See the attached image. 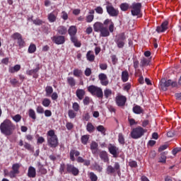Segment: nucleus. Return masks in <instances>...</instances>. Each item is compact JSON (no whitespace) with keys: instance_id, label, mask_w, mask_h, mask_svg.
Segmentation results:
<instances>
[{"instance_id":"1","label":"nucleus","mask_w":181,"mask_h":181,"mask_svg":"<svg viewBox=\"0 0 181 181\" xmlns=\"http://www.w3.org/2000/svg\"><path fill=\"white\" fill-rule=\"evenodd\" d=\"M16 129V127L11 120L5 119L1 124H0V131L3 135L6 136H10L13 134V131Z\"/></svg>"},{"instance_id":"2","label":"nucleus","mask_w":181,"mask_h":181,"mask_svg":"<svg viewBox=\"0 0 181 181\" xmlns=\"http://www.w3.org/2000/svg\"><path fill=\"white\" fill-rule=\"evenodd\" d=\"M93 30L95 32H98L100 33V37H108L110 36V28L108 29L107 26L104 25L103 23L96 22L93 25Z\"/></svg>"},{"instance_id":"3","label":"nucleus","mask_w":181,"mask_h":181,"mask_svg":"<svg viewBox=\"0 0 181 181\" xmlns=\"http://www.w3.org/2000/svg\"><path fill=\"white\" fill-rule=\"evenodd\" d=\"M47 144L50 148H57L59 146V139L54 134V130H49L47 133Z\"/></svg>"},{"instance_id":"4","label":"nucleus","mask_w":181,"mask_h":181,"mask_svg":"<svg viewBox=\"0 0 181 181\" xmlns=\"http://www.w3.org/2000/svg\"><path fill=\"white\" fill-rule=\"evenodd\" d=\"M88 91L92 95L98 97V98H103L104 97V93L103 92V89L98 86L90 85L88 87Z\"/></svg>"},{"instance_id":"5","label":"nucleus","mask_w":181,"mask_h":181,"mask_svg":"<svg viewBox=\"0 0 181 181\" xmlns=\"http://www.w3.org/2000/svg\"><path fill=\"white\" fill-rule=\"evenodd\" d=\"M146 132V129L141 127H137L133 129L132 131L131 132V138H132L133 139H139V138H142V136L145 135Z\"/></svg>"},{"instance_id":"6","label":"nucleus","mask_w":181,"mask_h":181,"mask_svg":"<svg viewBox=\"0 0 181 181\" xmlns=\"http://www.w3.org/2000/svg\"><path fill=\"white\" fill-rule=\"evenodd\" d=\"M126 40H127V37H125V33H122L115 37V42L117 46L118 49H124V47L125 46Z\"/></svg>"},{"instance_id":"7","label":"nucleus","mask_w":181,"mask_h":181,"mask_svg":"<svg viewBox=\"0 0 181 181\" xmlns=\"http://www.w3.org/2000/svg\"><path fill=\"white\" fill-rule=\"evenodd\" d=\"M176 87L177 86V83L175 81H172V80L168 79L166 80L165 78L161 79L160 81V88L163 91H166L168 90V87Z\"/></svg>"},{"instance_id":"8","label":"nucleus","mask_w":181,"mask_h":181,"mask_svg":"<svg viewBox=\"0 0 181 181\" xmlns=\"http://www.w3.org/2000/svg\"><path fill=\"white\" fill-rule=\"evenodd\" d=\"M106 172L107 175H112V173H115V172H117V175H120L121 166L119 165V163H115L114 167H112V165H107Z\"/></svg>"},{"instance_id":"9","label":"nucleus","mask_w":181,"mask_h":181,"mask_svg":"<svg viewBox=\"0 0 181 181\" xmlns=\"http://www.w3.org/2000/svg\"><path fill=\"white\" fill-rule=\"evenodd\" d=\"M130 8H132L131 13L132 16H138L141 13L142 4L134 2L131 5Z\"/></svg>"},{"instance_id":"10","label":"nucleus","mask_w":181,"mask_h":181,"mask_svg":"<svg viewBox=\"0 0 181 181\" xmlns=\"http://www.w3.org/2000/svg\"><path fill=\"white\" fill-rule=\"evenodd\" d=\"M108 151L112 155L113 158H118V155H119V148L117 147V146L112 144H109Z\"/></svg>"},{"instance_id":"11","label":"nucleus","mask_w":181,"mask_h":181,"mask_svg":"<svg viewBox=\"0 0 181 181\" xmlns=\"http://www.w3.org/2000/svg\"><path fill=\"white\" fill-rule=\"evenodd\" d=\"M106 11L110 16L115 18L119 15V11L117 8H114L112 5H107L106 6Z\"/></svg>"},{"instance_id":"12","label":"nucleus","mask_w":181,"mask_h":181,"mask_svg":"<svg viewBox=\"0 0 181 181\" xmlns=\"http://www.w3.org/2000/svg\"><path fill=\"white\" fill-rule=\"evenodd\" d=\"M19 168H21V164L18 163L12 165V170L9 173V176L11 179L16 177V175H19Z\"/></svg>"},{"instance_id":"13","label":"nucleus","mask_w":181,"mask_h":181,"mask_svg":"<svg viewBox=\"0 0 181 181\" xmlns=\"http://www.w3.org/2000/svg\"><path fill=\"white\" fill-rule=\"evenodd\" d=\"M66 173H71L74 176H77L78 175V173H80V171L78 170V168L74 166V165L66 164Z\"/></svg>"},{"instance_id":"14","label":"nucleus","mask_w":181,"mask_h":181,"mask_svg":"<svg viewBox=\"0 0 181 181\" xmlns=\"http://www.w3.org/2000/svg\"><path fill=\"white\" fill-rule=\"evenodd\" d=\"M51 40L55 45H64L66 37L63 35H54L51 37Z\"/></svg>"},{"instance_id":"15","label":"nucleus","mask_w":181,"mask_h":181,"mask_svg":"<svg viewBox=\"0 0 181 181\" xmlns=\"http://www.w3.org/2000/svg\"><path fill=\"white\" fill-rule=\"evenodd\" d=\"M39 70H40V66L39 64H37L35 69L26 71V74H28V76H33L34 78H37V77H39L37 74Z\"/></svg>"},{"instance_id":"16","label":"nucleus","mask_w":181,"mask_h":181,"mask_svg":"<svg viewBox=\"0 0 181 181\" xmlns=\"http://www.w3.org/2000/svg\"><path fill=\"white\" fill-rule=\"evenodd\" d=\"M127 103V97L124 95H119L116 97V104L118 107H125Z\"/></svg>"},{"instance_id":"17","label":"nucleus","mask_w":181,"mask_h":181,"mask_svg":"<svg viewBox=\"0 0 181 181\" xmlns=\"http://www.w3.org/2000/svg\"><path fill=\"white\" fill-rule=\"evenodd\" d=\"M168 21H164L160 26H158L156 28V32H158V33H162L163 32H165V30H168Z\"/></svg>"},{"instance_id":"18","label":"nucleus","mask_w":181,"mask_h":181,"mask_svg":"<svg viewBox=\"0 0 181 181\" xmlns=\"http://www.w3.org/2000/svg\"><path fill=\"white\" fill-rule=\"evenodd\" d=\"M103 25V26H107V25H110L109 30H110V33H112L114 32V23L112 22V20L107 18L104 21Z\"/></svg>"},{"instance_id":"19","label":"nucleus","mask_w":181,"mask_h":181,"mask_svg":"<svg viewBox=\"0 0 181 181\" xmlns=\"http://www.w3.org/2000/svg\"><path fill=\"white\" fill-rule=\"evenodd\" d=\"M27 175L31 178L36 177V168H35L33 166H30L28 168Z\"/></svg>"},{"instance_id":"20","label":"nucleus","mask_w":181,"mask_h":181,"mask_svg":"<svg viewBox=\"0 0 181 181\" xmlns=\"http://www.w3.org/2000/svg\"><path fill=\"white\" fill-rule=\"evenodd\" d=\"M75 156H80V151H77V150H74L72 149L70 151V159L71 160H72V162H74V160H76V158Z\"/></svg>"},{"instance_id":"21","label":"nucleus","mask_w":181,"mask_h":181,"mask_svg":"<svg viewBox=\"0 0 181 181\" xmlns=\"http://www.w3.org/2000/svg\"><path fill=\"white\" fill-rule=\"evenodd\" d=\"M76 94L78 100H83V98H84V95H86V91L84 89H77Z\"/></svg>"},{"instance_id":"22","label":"nucleus","mask_w":181,"mask_h":181,"mask_svg":"<svg viewBox=\"0 0 181 181\" xmlns=\"http://www.w3.org/2000/svg\"><path fill=\"white\" fill-rule=\"evenodd\" d=\"M57 18V13L54 11L48 14V21L50 23H53V22H56V19Z\"/></svg>"},{"instance_id":"23","label":"nucleus","mask_w":181,"mask_h":181,"mask_svg":"<svg viewBox=\"0 0 181 181\" xmlns=\"http://www.w3.org/2000/svg\"><path fill=\"white\" fill-rule=\"evenodd\" d=\"M37 168H38V172L41 173V175H46L47 173V170L43 167V164H42L40 162H37Z\"/></svg>"},{"instance_id":"24","label":"nucleus","mask_w":181,"mask_h":181,"mask_svg":"<svg viewBox=\"0 0 181 181\" xmlns=\"http://www.w3.org/2000/svg\"><path fill=\"white\" fill-rule=\"evenodd\" d=\"M99 156L100 159L103 160V162L105 163L108 162L109 158H108V153H107V151H101L99 154Z\"/></svg>"},{"instance_id":"25","label":"nucleus","mask_w":181,"mask_h":181,"mask_svg":"<svg viewBox=\"0 0 181 181\" xmlns=\"http://www.w3.org/2000/svg\"><path fill=\"white\" fill-rule=\"evenodd\" d=\"M90 150L92 151V153H97L98 151V144H97L95 141H92L90 144Z\"/></svg>"},{"instance_id":"26","label":"nucleus","mask_w":181,"mask_h":181,"mask_svg":"<svg viewBox=\"0 0 181 181\" xmlns=\"http://www.w3.org/2000/svg\"><path fill=\"white\" fill-rule=\"evenodd\" d=\"M57 31L59 35H66V33H67V28H66L64 25H59L57 28Z\"/></svg>"},{"instance_id":"27","label":"nucleus","mask_w":181,"mask_h":181,"mask_svg":"<svg viewBox=\"0 0 181 181\" xmlns=\"http://www.w3.org/2000/svg\"><path fill=\"white\" fill-rule=\"evenodd\" d=\"M67 84L70 86V87L73 88L76 86V79H74L71 76H69L66 78Z\"/></svg>"},{"instance_id":"28","label":"nucleus","mask_w":181,"mask_h":181,"mask_svg":"<svg viewBox=\"0 0 181 181\" xmlns=\"http://www.w3.org/2000/svg\"><path fill=\"white\" fill-rule=\"evenodd\" d=\"M129 78V74H128L127 71H123L122 72V81L123 83H127Z\"/></svg>"},{"instance_id":"29","label":"nucleus","mask_w":181,"mask_h":181,"mask_svg":"<svg viewBox=\"0 0 181 181\" xmlns=\"http://www.w3.org/2000/svg\"><path fill=\"white\" fill-rule=\"evenodd\" d=\"M68 33L69 36H76V33H77V28H76V26H71L68 30Z\"/></svg>"},{"instance_id":"30","label":"nucleus","mask_w":181,"mask_h":181,"mask_svg":"<svg viewBox=\"0 0 181 181\" xmlns=\"http://www.w3.org/2000/svg\"><path fill=\"white\" fill-rule=\"evenodd\" d=\"M133 112L137 115L142 114V112H144V110L142 109V107H141V106L136 105L133 107Z\"/></svg>"},{"instance_id":"31","label":"nucleus","mask_w":181,"mask_h":181,"mask_svg":"<svg viewBox=\"0 0 181 181\" xmlns=\"http://www.w3.org/2000/svg\"><path fill=\"white\" fill-rule=\"evenodd\" d=\"M21 70V65L16 64L13 67H10L8 69L9 73H16V71H19Z\"/></svg>"},{"instance_id":"32","label":"nucleus","mask_w":181,"mask_h":181,"mask_svg":"<svg viewBox=\"0 0 181 181\" xmlns=\"http://www.w3.org/2000/svg\"><path fill=\"white\" fill-rule=\"evenodd\" d=\"M86 58L88 62H94L95 59V56L94 54H91V51H88L86 54Z\"/></svg>"},{"instance_id":"33","label":"nucleus","mask_w":181,"mask_h":181,"mask_svg":"<svg viewBox=\"0 0 181 181\" xmlns=\"http://www.w3.org/2000/svg\"><path fill=\"white\" fill-rule=\"evenodd\" d=\"M42 104L43 107H47L50 106V104H52V100L49 98H44L42 101Z\"/></svg>"},{"instance_id":"34","label":"nucleus","mask_w":181,"mask_h":181,"mask_svg":"<svg viewBox=\"0 0 181 181\" xmlns=\"http://www.w3.org/2000/svg\"><path fill=\"white\" fill-rule=\"evenodd\" d=\"M151 61L146 58H143L141 60L140 66L141 67H145V66H149V63Z\"/></svg>"},{"instance_id":"35","label":"nucleus","mask_w":181,"mask_h":181,"mask_svg":"<svg viewBox=\"0 0 181 181\" xmlns=\"http://www.w3.org/2000/svg\"><path fill=\"white\" fill-rule=\"evenodd\" d=\"M89 139L90 135H83L81 138V141L83 145H87Z\"/></svg>"},{"instance_id":"36","label":"nucleus","mask_w":181,"mask_h":181,"mask_svg":"<svg viewBox=\"0 0 181 181\" xmlns=\"http://www.w3.org/2000/svg\"><path fill=\"white\" fill-rule=\"evenodd\" d=\"M118 142L120 145H125V138L122 133H119L118 135Z\"/></svg>"},{"instance_id":"37","label":"nucleus","mask_w":181,"mask_h":181,"mask_svg":"<svg viewBox=\"0 0 181 181\" xmlns=\"http://www.w3.org/2000/svg\"><path fill=\"white\" fill-rule=\"evenodd\" d=\"M46 96L50 97L53 93V88L52 86H47L45 88Z\"/></svg>"},{"instance_id":"38","label":"nucleus","mask_w":181,"mask_h":181,"mask_svg":"<svg viewBox=\"0 0 181 181\" xmlns=\"http://www.w3.org/2000/svg\"><path fill=\"white\" fill-rule=\"evenodd\" d=\"M120 9L123 12H126L128 9H129V4L128 3H122L120 4Z\"/></svg>"},{"instance_id":"39","label":"nucleus","mask_w":181,"mask_h":181,"mask_svg":"<svg viewBox=\"0 0 181 181\" xmlns=\"http://www.w3.org/2000/svg\"><path fill=\"white\" fill-rule=\"evenodd\" d=\"M94 129H95L94 125L88 122L86 125V131H88V132H90L91 134L92 132H94Z\"/></svg>"},{"instance_id":"40","label":"nucleus","mask_w":181,"mask_h":181,"mask_svg":"<svg viewBox=\"0 0 181 181\" xmlns=\"http://www.w3.org/2000/svg\"><path fill=\"white\" fill-rule=\"evenodd\" d=\"M34 25H36L37 26H40L41 25H43L44 22L43 21L39 19V18H37L35 20H33L32 18H30Z\"/></svg>"},{"instance_id":"41","label":"nucleus","mask_w":181,"mask_h":181,"mask_svg":"<svg viewBox=\"0 0 181 181\" xmlns=\"http://www.w3.org/2000/svg\"><path fill=\"white\" fill-rule=\"evenodd\" d=\"M28 52L30 54L35 53V52H36V45L30 44L28 47Z\"/></svg>"},{"instance_id":"42","label":"nucleus","mask_w":181,"mask_h":181,"mask_svg":"<svg viewBox=\"0 0 181 181\" xmlns=\"http://www.w3.org/2000/svg\"><path fill=\"white\" fill-rule=\"evenodd\" d=\"M28 115L32 119H36V112L33 109H30L28 110Z\"/></svg>"},{"instance_id":"43","label":"nucleus","mask_w":181,"mask_h":181,"mask_svg":"<svg viewBox=\"0 0 181 181\" xmlns=\"http://www.w3.org/2000/svg\"><path fill=\"white\" fill-rule=\"evenodd\" d=\"M12 39L14 40H19L20 39H22V35L19 33H15L11 35Z\"/></svg>"},{"instance_id":"44","label":"nucleus","mask_w":181,"mask_h":181,"mask_svg":"<svg viewBox=\"0 0 181 181\" xmlns=\"http://www.w3.org/2000/svg\"><path fill=\"white\" fill-rule=\"evenodd\" d=\"M159 162L160 163H166V153L165 152L162 153L160 154V157L159 158Z\"/></svg>"},{"instance_id":"45","label":"nucleus","mask_w":181,"mask_h":181,"mask_svg":"<svg viewBox=\"0 0 181 181\" xmlns=\"http://www.w3.org/2000/svg\"><path fill=\"white\" fill-rule=\"evenodd\" d=\"M96 129L97 131H98V132H100L103 135H105L106 129L104 128V126L99 125L96 127Z\"/></svg>"},{"instance_id":"46","label":"nucleus","mask_w":181,"mask_h":181,"mask_svg":"<svg viewBox=\"0 0 181 181\" xmlns=\"http://www.w3.org/2000/svg\"><path fill=\"white\" fill-rule=\"evenodd\" d=\"M111 94H112V90H111V89L106 88L104 90V95L105 98H108L110 96H111Z\"/></svg>"},{"instance_id":"47","label":"nucleus","mask_w":181,"mask_h":181,"mask_svg":"<svg viewBox=\"0 0 181 181\" xmlns=\"http://www.w3.org/2000/svg\"><path fill=\"white\" fill-rule=\"evenodd\" d=\"M89 177H90L91 181H97V180H98V177H97V175H95L93 172L90 173Z\"/></svg>"},{"instance_id":"48","label":"nucleus","mask_w":181,"mask_h":181,"mask_svg":"<svg viewBox=\"0 0 181 181\" xmlns=\"http://www.w3.org/2000/svg\"><path fill=\"white\" fill-rule=\"evenodd\" d=\"M68 115L71 119L76 118V112H74V110H69L68 111Z\"/></svg>"},{"instance_id":"49","label":"nucleus","mask_w":181,"mask_h":181,"mask_svg":"<svg viewBox=\"0 0 181 181\" xmlns=\"http://www.w3.org/2000/svg\"><path fill=\"white\" fill-rule=\"evenodd\" d=\"M24 148L28 151H30V152H33V147H32V145H30L28 142H25Z\"/></svg>"},{"instance_id":"50","label":"nucleus","mask_w":181,"mask_h":181,"mask_svg":"<svg viewBox=\"0 0 181 181\" xmlns=\"http://www.w3.org/2000/svg\"><path fill=\"white\" fill-rule=\"evenodd\" d=\"M73 73H74V76L75 77H80V76H81L82 71L80 69H74Z\"/></svg>"},{"instance_id":"51","label":"nucleus","mask_w":181,"mask_h":181,"mask_svg":"<svg viewBox=\"0 0 181 181\" xmlns=\"http://www.w3.org/2000/svg\"><path fill=\"white\" fill-rule=\"evenodd\" d=\"M36 111L37 114H44L45 113V109L41 105H39L36 107Z\"/></svg>"},{"instance_id":"52","label":"nucleus","mask_w":181,"mask_h":181,"mask_svg":"<svg viewBox=\"0 0 181 181\" xmlns=\"http://www.w3.org/2000/svg\"><path fill=\"white\" fill-rule=\"evenodd\" d=\"M17 43L19 46V47H25V41L23 40V39H22V37L20 40H17Z\"/></svg>"},{"instance_id":"53","label":"nucleus","mask_w":181,"mask_h":181,"mask_svg":"<svg viewBox=\"0 0 181 181\" xmlns=\"http://www.w3.org/2000/svg\"><path fill=\"white\" fill-rule=\"evenodd\" d=\"M95 11L96 13H98L99 15H103L104 10L103 9V7L101 6H98L95 8Z\"/></svg>"},{"instance_id":"54","label":"nucleus","mask_w":181,"mask_h":181,"mask_svg":"<svg viewBox=\"0 0 181 181\" xmlns=\"http://www.w3.org/2000/svg\"><path fill=\"white\" fill-rule=\"evenodd\" d=\"M12 118L15 121V122H19L22 119V116H21V115H16Z\"/></svg>"},{"instance_id":"55","label":"nucleus","mask_w":181,"mask_h":181,"mask_svg":"<svg viewBox=\"0 0 181 181\" xmlns=\"http://www.w3.org/2000/svg\"><path fill=\"white\" fill-rule=\"evenodd\" d=\"M129 165L130 168H138V163L135 160H130L129 162Z\"/></svg>"},{"instance_id":"56","label":"nucleus","mask_w":181,"mask_h":181,"mask_svg":"<svg viewBox=\"0 0 181 181\" xmlns=\"http://www.w3.org/2000/svg\"><path fill=\"white\" fill-rule=\"evenodd\" d=\"M92 21H94V15L93 14L88 15L86 16V22H88V23H90Z\"/></svg>"},{"instance_id":"57","label":"nucleus","mask_w":181,"mask_h":181,"mask_svg":"<svg viewBox=\"0 0 181 181\" xmlns=\"http://www.w3.org/2000/svg\"><path fill=\"white\" fill-rule=\"evenodd\" d=\"M72 107L76 112H78V110H80V105L77 103H73Z\"/></svg>"},{"instance_id":"58","label":"nucleus","mask_w":181,"mask_h":181,"mask_svg":"<svg viewBox=\"0 0 181 181\" xmlns=\"http://www.w3.org/2000/svg\"><path fill=\"white\" fill-rule=\"evenodd\" d=\"M66 129H68V131H71V129H73V128H74V124H73V123L71 122H67L66 124Z\"/></svg>"},{"instance_id":"59","label":"nucleus","mask_w":181,"mask_h":181,"mask_svg":"<svg viewBox=\"0 0 181 181\" xmlns=\"http://www.w3.org/2000/svg\"><path fill=\"white\" fill-rule=\"evenodd\" d=\"M107 78H108V77L107 76V75L105 74L101 73L98 75L99 80H107Z\"/></svg>"},{"instance_id":"60","label":"nucleus","mask_w":181,"mask_h":181,"mask_svg":"<svg viewBox=\"0 0 181 181\" xmlns=\"http://www.w3.org/2000/svg\"><path fill=\"white\" fill-rule=\"evenodd\" d=\"M85 76H86V77H90L91 76V69L90 68H86L85 70Z\"/></svg>"},{"instance_id":"61","label":"nucleus","mask_w":181,"mask_h":181,"mask_svg":"<svg viewBox=\"0 0 181 181\" xmlns=\"http://www.w3.org/2000/svg\"><path fill=\"white\" fill-rule=\"evenodd\" d=\"M66 166L64 163H62L60 165V168H59V173H61V175H63V173L64 172V170L66 169Z\"/></svg>"},{"instance_id":"62","label":"nucleus","mask_w":181,"mask_h":181,"mask_svg":"<svg viewBox=\"0 0 181 181\" xmlns=\"http://www.w3.org/2000/svg\"><path fill=\"white\" fill-rule=\"evenodd\" d=\"M100 84L102 86H108V78L107 79H100Z\"/></svg>"},{"instance_id":"63","label":"nucleus","mask_w":181,"mask_h":181,"mask_svg":"<svg viewBox=\"0 0 181 181\" xmlns=\"http://www.w3.org/2000/svg\"><path fill=\"white\" fill-rule=\"evenodd\" d=\"M83 101L84 105H88V104H90V98L88 96H86Z\"/></svg>"},{"instance_id":"64","label":"nucleus","mask_w":181,"mask_h":181,"mask_svg":"<svg viewBox=\"0 0 181 181\" xmlns=\"http://www.w3.org/2000/svg\"><path fill=\"white\" fill-rule=\"evenodd\" d=\"M44 114H45V117H49L52 115V111L49 110H46L44 111Z\"/></svg>"}]
</instances>
